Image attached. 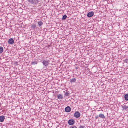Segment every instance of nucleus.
Returning <instances> with one entry per match:
<instances>
[{"label": "nucleus", "instance_id": "obj_23", "mask_svg": "<svg viewBox=\"0 0 128 128\" xmlns=\"http://www.w3.org/2000/svg\"><path fill=\"white\" fill-rule=\"evenodd\" d=\"M98 116H96V119H98Z\"/></svg>", "mask_w": 128, "mask_h": 128}, {"label": "nucleus", "instance_id": "obj_20", "mask_svg": "<svg viewBox=\"0 0 128 128\" xmlns=\"http://www.w3.org/2000/svg\"><path fill=\"white\" fill-rule=\"evenodd\" d=\"M70 128H77V127L75 126H72Z\"/></svg>", "mask_w": 128, "mask_h": 128}, {"label": "nucleus", "instance_id": "obj_8", "mask_svg": "<svg viewBox=\"0 0 128 128\" xmlns=\"http://www.w3.org/2000/svg\"><path fill=\"white\" fill-rule=\"evenodd\" d=\"M122 108L124 110H126L128 109V106L126 105H123Z\"/></svg>", "mask_w": 128, "mask_h": 128}, {"label": "nucleus", "instance_id": "obj_2", "mask_svg": "<svg viewBox=\"0 0 128 128\" xmlns=\"http://www.w3.org/2000/svg\"><path fill=\"white\" fill-rule=\"evenodd\" d=\"M30 3L33 4H35L38 2V0H28Z\"/></svg>", "mask_w": 128, "mask_h": 128}, {"label": "nucleus", "instance_id": "obj_19", "mask_svg": "<svg viewBox=\"0 0 128 128\" xmlns=\"http://www.w3.org/2000/svg\"><path fill=\"white\" fill-rule=\"evenodd\" d=\"M37 64V62H33L32 63V65H34L35 64Z\"/></svg>", "mask_w": 128, "mask_h": 128}, {"label": "nucleus", "instance_id": "obj_3", "mask_svg": "<svg viewBox=\"0 0 128 128\" xmlns=\"http://www.w3.org/2000/svg\"><path fill=\"white\" fill-rule=\"evenodd\" d=\"M75 121L73 120H70L68 121V124L70 125H72L74 124Z\"/></svg>", "mask_w": 128, "mask_h": 128}, {"label": "nucleus", "instance_id": "obj_9", "mask_svg": "<svg viewBox=\"0 0 128 128\" xmlns=\"http://www.w3.org/2000/svg\"><path fill=\"white\" fill-rule=\"evenodd\" d=\"M5 119V118L4 116H0V121L1 122H3Z\"/></svg>", "mask_w": 128, "mask_h": 128}, {"label": "nucleus", "instance_id": "obj_22", "mask_svg": "<svg viewBox=\"0 0 128 128\" xmlns=\"http://www.w3.org/2000/svg\"><path fill=\"white\" fill-rule=\"evenodd\" d=\"M84 126H80L79 127V128H84Z\"/></svg>", "mask_w": 128, "mask_h": 128}, {"label": "nucleus", "instance_id": "obj_18", "mask_svg": "<svg viewBox=\"0 0 128 128\" xmlns=\"http://www.w3.org/2000/svg\"><path fill=\"white\" fill-rule=\"evenodd\" d=\"M69 95H70V94H69V92H66L65 94V95L66 96H69Z\"/></svg>", "mask_w": 128, "mask_h": 128}, {"label": "nucleus", "instance_id": "obj_25", "mask_svg": "<svg viewBox=\"0 0 128 128\" xmlns=\"http://www.w3.org/2000/svg\"><path fill=\"white\" fill-rule=\"evenodd\" d=\"M114 3H115V2H114H114H112V4H114Z\"/></svg>", "mask_w": 128, "mask_h": 128}, {"label": "nucleus", "instance_id": "obj_24", "mask_svg": "<svg viewBox=\"0 0 128 128\" xmlns=\"http://www.w3.org/2000/svg\"><path fill=\"white\" fill-rule=\"evenodd\" d=\"M113 59L114 60V58L113 57H112V60H113ZM113 62V61H112V62Z\"/></svg>", "mask_w": 128, "mask_h": 128}, {"label": "nucleus", "instance_id": "obj_6", "mask_svg": "<svg viewBox=\"0 0 128 128\" xmlns=\"http://www.w3.org/2000/svg\"><path fill=\"white\" fill-rule=\"evenodd\" d=\"M74 116L76 118H78L80 116V114L78 112H76L74 114Z\"/></svg>", "mask_w": 128, "mask_h": 128}, {"label": "nucleus", "instance_id": "obj_21", "mask_svg": "<svg viewBox=\"0 0 128 128\" xmlns=\"http://www.w3.org/2000/svg\"><path fill=\"white\" fill-rule=\"evenodd\" d=\"M128 61V59H126L124 60L125 62L126 63H127Z\"/></svg>", "mask_w": 128, "mask_h": 128}, {"label": "nucleus", "instance_id": "obj_11", "mask_svg": "<svg viewBox=\"0 0 128 128\" xmlns=\"http://www.w3.org/2000/svg\"><path fill=\"white\" fill-rule=\"evenodd\" d=\"M99 116L101 118L104 119L105 118L104 115L102 114H100L99 115Z\"/></svg>", "mask_w": 128, "mask_h": 128}, {"label": "nucleus", "instance_id": "obj_13", "mask_svg": "<svg viewBox=\"0 0 128 128\" xmlns=\"http://www.w3.org/2000/svg\"><path fill=\"white\" fill-rule=\"evenodd\" d=\"M76 81V78H74L70 80V82H74Z\"/></svg>", "mask_w": 128, "mask_h": 128}, {"label": "nucleus", "instance_id": "obj_7", "mask_svg": "<svg viewBox=\"0 0 128 128\" xmlns=\"http://www.w3.org/2000/svg\"><path fill=\"white\" fill-rule=\"evenodd\" d=\"M71 110L69 106H67L65 109V111L66 112H69Z\"/></svg>", "mask_w": 128, "mask_h": 128}, {"label": "nucleus", "instance_id": "obj_12", "mask_svg": "<svg viewBox=\"0 0 128 128\" xmlns=\"http://www.w3.org/2000/svg\"><path fill=\"white\" fill-rule=\"evenodd\" d=\"M58 98L59 100H61L63 98L62 96L60 94H59L58 96Z\"/></svg>", "mask_w": 128, "mask_h": 128}, {"label": "nucleus", "instance_id": "obj_16", "mask_svg": "<svg viewBox=\"0 0 128 128\" xmlns=\"http://www.w3.org/2000/svg\"><path fill=\"white\" fill-rule=\"evenodd\" d=\"M4 51L3 48L2 46L0 47V53H2Z\"/></svg>", "mask_w": 128, "mask_h": 128}, {"label": "nucleus", "instance_id": "obj_5", "mask_svg": "<svg viewBox=\"0 0 128 128\" xmlns=\"http://www.w3.org/2000/svg\"><path fill=\"white\" fill-rule=\"evenodd\" d=\"M14 42V40L12 38H10L8 41V44H13Z\"/></svg>", "mask_w": 128, "mask_h": 128}, {"label": "nucleus", "instance_id": "obj_15", "mask_svg": "<svg viewBox=\"0 0 128 128\" xmlns=\"http://www.w3.org/2000/svg\"><path fill=\"white\" fill-rule=\"evenodd\" d=\"M38 24L40 26H41L42 25L43 23L42 22H38Z\"/></svg>", "mask_w": 128, "mask_h": 128}, {"label": "nucleus", "instance_id": "obj_10", "mask_svg": "<svg viewBox=\"0 0 128 128\" xmlns=\"http://www.w3.org/2000/svg\"><path fill=\"white\" fill-rule=\"evenodd\" d=\"M125 100L126 101H128V94H126L124 96Z\"/></svg>", "mask_w": 128, "mask_h": 128}, {"label": "nucleus", "instance_id": "obj_4", "mask_svg": "<svg viewBox=\"0 0 128 128\" xmlns=\"http://www.w3.org/2000/svg\"><path fill=\"white\" fill-rule=\"evenodd\" d=\"M94 14V13L93 12H90L88 14L87 16L88 17L90 18L92 17Z\"/></svg>", "mask_w": 128, "mask_h": 128}, {"label": "nucleus", "instance_id": "obj_17", "mask_svg": "<svg viewBox=\"0 0 128 128\" xmlns=\"http://www.w3.org/2000/svg\"><path fill=\"white\" fill-rule=\"evenodd\" d=\"M67 16L66 15L63 16L62 19L63 20H65L67 18Z\"/></svg>", "mask_w": 128, "mask_h": 128}, {"label": "nucleus", "instance_id": "obj_14", "mask_svg": "<svg viewBox=\"0 0 128 128\" xmlns=\"http://www.w3.org/2000/svg\"><path fill=\"white\" fill-rule=\"evenodd\" d=\"M32 28L33 29H34L36 27V25L35 24H33L31 25Z\"/></svg>", "mask_w": 128, "mask_h": 128}, {"label": "nucleus", "instance_id": "obj_1", "mask_svg": "<svg viewBox=\"0 0 128 128\" xmlns=\"http://www.w3.org/2000/svg\"><path fill=\"white\" fill-rule=\"evenodd\" d=\"M50 61L49 60H44L42 63L44 66L45 67H47L49 64Z\"/></svg>", "mask_w": 128, "mask_h": 128}]
</instances>
